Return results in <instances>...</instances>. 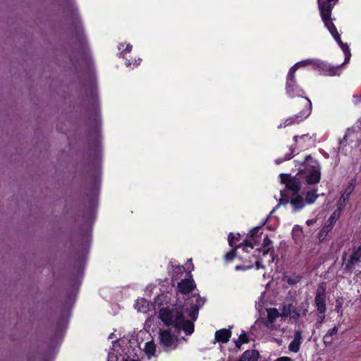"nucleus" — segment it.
Returning <instances> with one entry per match:
<instances>
[{"label":"nucleus","instance_id":"6","mask_svg":"<svg viewBox=\"0 0 361 361\" xmlns=\"http://www.w3.org/2000/svg\"><path fill=\"white\" fill-rule=\"evenodd\" d=\"M302 169H299L298 174L295 176L303 179L307 184H315L319 183L321 178L320 166L318 161L310 156H307L302 163Z\"/></svg>","mask_w":361,"mask_h":361},{"label":"nucleus","instance_id":"24","mask_svg":"<svg viewBox=\"0 0 361 361\" xmlns=\"http://www.w3.org/2000/svg\"><path fill=\"white\" fill-rule=\"evenodd\" d=\"M318 196L319 195L316 193V190H311L307 192L305 199L306 204H310L314 203L317 199Z\"/></svg>","mask_w":361,"mask_h":361},{"label":"nucleus","instance_id":"37","mask_svg":"<svg viewBox=\"0 0 361 361\" xmlns=\"http://www.w3.org/2000/svg\"><path fill=\"white\" fill-rule=\"evenodd\" d=\"M276 361H292V360L288 357H281L278 358Z\"/></svg>","mask_w":361,"mask_h":361},{"label":"nucleus","instance_id":"16","mask_svg":"<svg viewBox=\"0 0 361 361\" xmlns=\"http://www.w3.org/2000/svg\"><path fill=\"white\" fill-rule=\"evenodd\" d=\"M286 90L287 94L290 97L302 96L304 94V91L301 89L296 83L295 79V85H292L290 88H288V76L286 77Z\"/></svg>","mask_w":361,"mask_h":361},{"label":"nucleus","instance_id":"3","mask_svg":"<svg viewBox=\"0 0 361 361\" xmlns=\"http://www.w3.org/2000/svg\"><path fill=\"white\" fill-rule=\"evenodd\" d=\"M240 235L231 233L228 236V243L231 247H236L238 250L241 249L243 252H248L250 250H252L255 246L259 245L260 247L257 248L256 251L262 252L263 256L269 253L272 247L271 241L267 235L259 233V228H255L250 231V239L249 242H246L244 245H238L240 241Z\"/></svg>","mask_w":361,"mask_h":361},{"label":"nucleus","instance_id":"41","mask_svg":"<svg viewBox=\"0 0 361 361\" xmlns=\"http://www.w3.org/2000/svg\"><path fill=\"white\" fill-rule=\"evenodd\" d=\"M240 258H241L242 259H243V260H247V258H246L245 257H243V256H241V257H240Z\"/></svg>","mask_w":361,"mask_h":361},{"label":"nucleus","instance_id":"9","mask_svg":"<svg viewBox=\"0 0 361 361\" xmlns=\"http://www.w3.org/2000/svg\"><path fill=\"white\" fill-rule=\"evenodd\" d=\"M355 188V183L353 181L349 182L347 185L345 187L343 191L341 193V195L337 202V209L339 211H342L345 207L347 205L351 193L353 192Z\"/></svg>","mask_w":361,"mask_h":361},{"label":"nucleus","instance_id":"36","mask_svg":"<svg viewBox=\"0 0 361 361\" xmlns=\"http://www.w3.org/2000/svg\"><path fill=\"white\" fill-rule=\"evenodd\" d=\"M254 257L256 259L255 260V265H256V268L257 269H259L261 267L263 268L262 266H261V263L259 261V259H257L258 257H255L254 256Z\"/></svg>","mask_w":361,"mask_h":361},{"label":"nucleus","instance_id":"18","mask_svg":"<svg viewBox=\"0 0 361 361\" xmlns=\"http://www.w3.org/2000/svg\"><path fill=\"white\" fill-rule=\"evenodd\" d=\"M143 351L149 358L154 356L156 355L157 348L154 341H149L146 342L144 345Z\"/></svg>","mask_w":361,"mask_h":361},{"label":"nucleus","instance_id":"4","mask_svg":"<svg viewBox=\"0 0 361 361\" xmlns=\"http://www.w3.org/2000/svg\"><path fill=\"white\" fill-rule=\"evenodd\" d=\"M280 179L281 182L286 185V188L293 193L286 198V195L281 192V198L280 199L279 204L288 203L290 209L293 212H298L302 209L307 204L303 197L298 193L301 188V182L298 181V178L291 177L288 174H281Z\"/></svg>","mask_w":361,"mask_h":361},{"label":"nucleus","instance_id":"28","mask_svg":"<svg viewBox=\"0 0 361 361\" xmlns=\"http://www.w3.org/2000/svg\"><path fill=\"white\" fill-rule=\"evenodd\" d=\"M248 342L247 336L245 334H243L240 335L238 339L235 341V345L238 348H240L242 344L246 343Z\"/></svg>","mask_w":361,"mask_h":361},{"label":"nucleus","instance_id":"38","mask_svg":"<svg viewBox=\"0 0 361 361\" xmlns=\"http://www.w3.org/2000/svg\"><path fill=\"white\" fill-rule=\"evenodd\" d=\"M315 222H316V219H310V220H307V221H306V224H307L308 226H311V225H313Z\"/></svg>","mask_w":361,"mask_h":361},{"label":"nucleus","instance_id":"21","mask_svg":"<svg viewBox=\"0 0 361 361\" xmlns=\"http://www.w3.org/2000/svg\"><path fill=\"white\" fill-rule=\"evenodd\" d=\"M257 353L255 350H247L238 361H257Z\"/></svg>","mask_w":361,"mask_h":361},{"label":"nucleus","instance_id":"20","mask_svg":"<svg viewBox=\"0 0 361 361\" xmlns=\"http://www.w3.org/2000/svg\"><path fill=\"white\" fill-rule=\"evenodd\" d=\"M340 215H341V211H339L338 209H336L332 213V214L328 219L326 224V228L327 231H330L333 228V226L335 224L336 221L339 219Z\"/></svg>","mask_w":361,"mask_h":361},{"label":"nucleus","instance_id":"39","mask_svg":"<svg viewBox=\"0 0 361 361\" xmlns=\"http://www.w3.org/2000/svg\"><path fill=\"white\" fill-rule=\"evenodd\" d=\"M274 257L272 256V254L270 255V259H269V262H273Z\"/></svg>","mask_w":361,"mask_h":361},{"label":"nucleus","instance_id":"22","mask_svg":"<svg viewBox=\"0 0 361 361\" xmlns=\"http://www.w3.org/2000/svg\"><path fill=\"white\" fill-rule=\"evenodd\" d=\"M268 322L267 326L269 327V324H272L274 321L279 316L278 310L275 308H270L267 310Z\"/></svg>","mask_w":361,"mask_h":361},{"label":"nucleus","instance_id":"17","mask_svg":"<svg viewBox=\"0 0 361 361\" xmlns=\"http://www.w3.org/2000/svg\"><path fill=\"white\" fill-rule=\"evenodd\" d=\"M231 336V331L229 329H223L216 331L215 333V339L217 342L226 343Z\"/></svg>","mask_w":361,"mask_h":361},{"label":"nucleus","instance_id":"13","mask_svg":"<svg viewBox=\"0 0 361 361\" xmlns=\"http://www.w3.org/2000/svg\"><path fill=\"white\" fill-rule=\"evenodd\" d=\"M314 301L318 312L324 314L326 310L324 290H317Z\"/></svg>","mask_w":361,"mask_h":361},{"label":"nucleus","instance_id":"34","mask_svg":"<svg viewBox=\"0 0 361 361\" xmlns=\"http://www.w3.org/2000/svg\"><path fill=\"white\" fill-rule=\"evenodd\" d=\"M147 335H149L148 331H147L146 330H144V329L140 330L137 334V336L140 337V338L145 337Z\"/></svg>","mask_w":361,"mask_h":361},{"label":"nucleus","instance_id":"29","mask_svg":"<svg viewBox=\"0 0 361 361\" xmlns=\"http://www.w3.org/2000/svg\"><path fill=\"white\" fill-rule=\"evenodd\" d=\"M338 327L334 326L333 329L329 331V332L324 336V341L325 342H330L331 341L329 340V338L332 336L333 335H336L338 332Z\"/></svg>","mask_w":361,"mask_h":361},{"label":"nucleus","instance_id":"2","mask_svg":"<svg viewBox=\"0 0 361 361\" xmlns=\"http://www.w3.org/2000/svg\"><path fill=\"white\" fill-rule=\"evenodd\" d=\"M108 339L111 341L112 347L109 352L107 361H140L134 357L141 350L137 339L126 337L118 339L115 332L111 333Z\"/></svg>","mask_w":361,"mask_h":361},{"label":"nucleus","instance_id":"25","mask_svg":"<svg viewBox=\"0 0 361 361\" xmlns=\"http://www.w3.org/2000/svg\"><path fill=\"white\" fill-rule=\"evenodd\" d=\"M133 46L130 44L121 43L118 45V49L121 51V54L124 56L126 53L130 52L132 50Z\"/></svg>","mask_w":361,"mask_h":361},{"label":"nucleus","instance_id":"14","mask_svg":"<svg viewBox=\"0 0 361 361\" xmlns=\"http://www.w3.org/2000/svg\"><path fill=\"white\" fill-rule=\"evenodd\" d=\"M194 281L190 278L182 280L178 284V290L183 294L188 293L191 290L194 288Z\"/></svg>","mask_w":361,"mask_h":361},{"label":"nucleus","instance_id":"19","mask_svg":"<svg viewBox=\"0 0 361 361\" xmlns=\"http://www.w3.org/2000/svg\"><path fill=\"white\" fill-rule=\"evenodd\" d=\"M282 280L289 285H294L300 281V276L294 273L287 272L284 274Z\"/></svg>","mask_w":361,"mask_h":361},{"label":"nucleus","instance_id":"30","mask_svg":"<svg viewBox=\"0 0 361 361\" xmlns=\"http://www.w3.org/2000/svg\"><path fill=\"white\" fill-rule=\"evenodd\" d=\"M238 254H240L239 251L238 252ZM236 255H237L236 250H233L228 252V253H226V255H225V259L227 261H231L236 256Z\"/></svg>","mask_w":361,"mask_h":361},{"label":"nucleus","instance_id":"15","mask_svg":"<svg viewBox=\"0 0 361 361\" xmlns=\"http://www.w3.org/2000/svg\"><path fill=\"white\" fill-rule=\"evenodd\" d=\"M302 341V333L300 331H297L295 333L294 338L288 345L290 351L293 353H298L300 350V344Z\"/></svg>","mask_w":361,"mask_h":361},{"label":"nucleus","instance_id":"23","mask_svg":"<svg viewBox=\"0 0 361 361\" xmlns=\"http://www.w3.org/2000/svg\"><path fill=\"white\" fill-rule=\"evenodd\" d=\"M360 259H361V247H359L355 250H354V252H353V254L350 257V263L351 264H354L357 263V262H359Z\"/></svg>","mask_w":361,"mask_h":361},{"label":"nucleus","instance_id":"43","mask_svg":"<svg viewBox=\"0 0 361 361\" xmlns=\"http://www.w3.org/2000/svg\"><path fill=\"white\" fill-rule=\"evenodd\" d=\"M324 318V314H323L322 317L320 318V320H322Z\"/></svg>","mask_w":361,"mask_h":361},{"label":"nucleus","instance_id":"32","mask_svg":"<svg viewBox=\"0 0 361 361\" xmlns=\"http://www.w3.org/2000/svg\"><path fill=\"white\" fill-rule=\"evenodd\" d=\"M264 307V296L262 295L256 303V308L260 312Z\"/></svg>","mask_w":361,"mask_h":361},{"label":"nucleus","instance_id":"42","mask_svg":"<svg viewBox=\"0 0 361 361\" xmlns=\"http://www.w3.org/2000/svg\"><path fill=\"white\" fill-rule=\"evenodd\" d=\"M290 158H291V157H290V156H288V157H286V159H290Z\"/></svg>","mask_w":361,"mask_h":361},{"label":"nucleus","instance_id":"27","mask_svg":"<svg viewBox=\"0 0 361 361\" xmlns=\"http://www.w3.org/2000/svg\"><path fill=\"white\" fill-rule=\"evenodd\" d=\"M185 272V268L183 266H176L173 268L172 271L173 274V279H178V274H183Z\"/></svg>","mask_w":361,"mask_h":361},{"label":"nucleus","instance_id":"11","mask_svg":"<svg viewBox=\"0 0 361 361\" xmlns=\"http://www.w3.org/2000/svg\"><path fill=\"white\" fill-rule=\"evenodd\" d=\"M190 300L192 306L191 310L186 314L187 317H190L191 320L195 321L197 319L199 308L204 304L205 300L198 295H194L192 296Z\"/></svg>","mask_w":361,"mask_h":361},{"label":"nucleus","instance_id":"40","mask_svg":"<svg viewBox=\"0 0 361 361\" xmlns=\"http://www.w3.org/2000/svg\"><path fill=\"white\" fill-rule=\"evenodd\" d=\"M281 161H282V160H281V159H277V160H276V164H279V163H281Z\"/></svg>","mask_w":361,"mask_h":361},{"label":"nucleus","instance_id":"5","mask_svg":"<svg viewBox=\"0 0 361 361\" xmlns=\"http://www.w3.org/2000/svg\"><path fill=\"white\" fill-rule=\"evenodd\" d=\"M312 65L316 70L321 71L324 74L328 75H339L338 68L332 67L329 64L322 61L319 59H306L299 61L294 64L288 73V88H290L292 85H295V73L296 71L302 67Z\"/></svg>","mask_w":361,"mask_h":361},{"label":"nucleus","instance_id":"1","mask_svg":"<svg viewBox=\"0 0 361 361\" xmlns=\"http://www.w3.org/2000/svg\"><path fill=\"white\" fill-rule=\"evenodd\" d=\"M171 294L166 293L159 295L155 298V305L161 307L159 317L165 325L172 326L176 329L183 330L185 334L190 335L194 331L192 322L185 319L183 307L177 304H171Z\"/></svg>","mask_w":361,"mask_h":361},{"label":"nucleus","instance_id":"12","mask_svg":"<svg viewBox=\"0 0 361 361\" xmlns=\"http://www.w3.org/2000/svg\"><path fill=\"white\" fill-rule=\"evenodd\" d=\"M157 305H155V304L152 305L149 301H147L146 299L142 298H138L134 304L135 309L138 312L143 313V314H147V312L151 311L152 309H154L155 307H157Z\"/></svg>","mask_w":361,"mask_h":361},{"label":"nucleus","instance_id":"31","mask_svg":"<svg viewBox=\"0 0 361 361\" xmlns=\"http://www.w3.org/2000/svg\"><path fill=\"white\" fill-rule=\"evenodd\" d=\"M140 61L141 59L140 58L135 59L132 62L130 61H128L126 62V66L128 67L133 68L140 63Z\"/></svg>","mask_w":361,"mask_h":361},{"label":"nucleus","instance_id":"26","mask_svg":"<svg viewBox=\"0 0 361 361\" xmlns=\"http://www.w3.org/2000/svg\"><path fill=\"white\" fill-rule=\"evenodd\" d=\"M302 233V230L300 226L295 225L293 228L292 234H293V237L294 238V239L295 240H298L301 238Z\"/></svg>","mask_w":361,"mask_h":361},{"label":"nucleus","instance_id":"8","mask_svg":"<svg viewBox=\"0 0 361 361\" xmlns=\"http://www.w3.org/2000/svg\"><path fill=\"white\" fill-rule=\"evenodd\" d=\"M159 338L161 345L166 350H173L176 349L179 343V339L172 334L170 331L166 329L159 331Z\"/></svg>","mask_w":361,"mask_h":361},{"label":"nucleus","instance_id":"35","mask_svg":"<svg viewBox=\"0 0 361 361\" xmlns=\"http://www.w3.org/2000/svg\"><path fill=\"white\" fill-rule=\"evenodd\" d=\"M252 267V266H251V265H248V266H245H245H240L239 265V266H236L235 267V269L237 271H238V270H246V269H251Z\"/></svg>","mask_w":361,"mask_h":361},{"label":"nucleus","instance_id":"10","mask_svg":"<svg viewBox=\"0 0 361 361\" xmlns=\"http://www.w3.org/2000/svg\"><path fill=\"white\" fill-rule=\"evenodd\" d=\"M309 303L307 301L302 302L300 305L295 307L293 305L289 307V312H283V314L287 316L290 315L291 318L296 319L300 317L305 316L308 311Z\"/></svg>","mask_w":361,"mask_h":361},{"label":"nucleus","instance_id":"7","mask_svg":"<svg viewBox=\"0 0 361 361\" xmlns=\"http://www.w3.org/2000/svg\"><path fill=\"white\" fill-rule=\"evenodd\" d=\"M305 108L298 114L293 117H289L281 122L278 126V128H286L292 125L299 123L304 119L307 118L311 114V102L309 99L305 98Z\"/></svg>","mask_w":361,"mask_h":361},{"label":"nucleus","instance_id":"33","mask_svg":"<svg viewBox=\"0 0 361 361\" xmlns=\"http://www.w3.org/2000/svg\"><path fill=\"white\" fill-rule=\"evenodd\" d=\"M310 137L308 135H303L302 136H295L294 137V140L295 141V142H298V140H309Z\"/></svg>","mask_w":361,"mask_h":361}]
</instances>
